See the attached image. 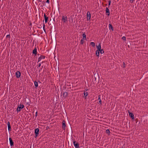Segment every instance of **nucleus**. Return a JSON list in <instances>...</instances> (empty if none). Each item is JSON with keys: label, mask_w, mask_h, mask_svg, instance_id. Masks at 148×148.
<instances>
[{"label": "nucleus", "mask_w": 148, "mask_h": 148, "mask_svg": "<svg viewBox=\"0 0 148 148\" xmlns=\"http://www.w3.org/2000/svg\"><path fill=\"white\" fill-rule=\"evenodd\" d=\"M105 11L106 14L108 16H109L110 15V10L108 7H107L106 8Z\"/></svg>", "instance_id": "4468645a"}, {"label": "nucleus", "mask_w": 148, "mask_h": 148, "mask_svg": "<svg viewBox=\"0 0 148 148\" xmlns=\"http://www.w3.org/2000/svg\"><path fill=\"white\" fill-rule=\"evenodd\" d=\"M43 66H42V68H41V69H42V68H43Z\"/></svg>", "instance_id": "e2e57ef3"}, {"label": "nucleus", "mask_w": 148, "mask_h": 148, "mask_svg": "<svg viewBox=\"0 0 148 148\" xmlns=\"http://www.w3.org/2000/svg\"><path fill=\"white\" fill-rule=\"evenodd\" d=\"M49 128H50L49 127V126H47L46 127V130H48V129H49Z\"/></svg>", "instance_id": "c03bdc74"}, {"label": "nucleus", "mask_w": 148, "mask_h": 148, "mask_svg": "<svg viewBox=\"0 0 148 148\" xmlns=\"http://www.w3.org/2000/svg\"><path fill=\"white\" fill-rule=\"evenodd\" d=\"M37 48L36 47H35L34 49L32 51V54L34 55L35 56L37 54Z\"/></svg>", "instance_id": "2eb2a0df"}, {"label": "nucleus", "mask_w": 148, "mask_h": 148, "mask_svg": "<svg viewBox=\"0 0 148 148\" xmlns=\"http://www.w3.org/2000/svg\"><path fill=\"white\" fill-rule=\"evenodd\" d=\"M70 130H72V127H71L70 128Z\"/></svg>", "instance_id": "4d7b16f0"}, {"label": "nucleus", "mask_w": 148, "mask_h": 148, "mask_svg": "<svg viewBox=\"0 0 148 148\" xmlns=\"http://www.w3.org/2000/svg\"><path fill=\"white\" fill-rule=\"evenodd\" d=\"M43 27H45V24L44 23H43Z\"/></svg>", "instance_id": "49530a36"}, {"label": "nucleus", "mask_w": 148, "mask_h": 148, "mask_svg": "<svg viewBox=\"0 0 148 148\" xmlns=\"http://www.w3.org/2000/svg\"><path fill=\"white\" fill-rule=\"evenodd\" d=\"M56 72L58 71V72H59V67L58 66L57 67V68L56 67Z\"/></svg>", "instance_id": "72a5a7b5"}, {"label": "nucleus", "mask_w": 148, "mask_h": 148, "mask_svg": "<svg viewBox=\"0 0 148 148\" xmlns=\"http://www.w3.org/2000/svg\"><path fill=\"white\" fill-rule=\"evenodd\" d=\"M130 1H132V3L133 2V1H134V0H130Z\"/></svg>", "instance_id": "13d9d810"}, {"label": "nucleus", "mask_w": 148, "mask_h": 148, "mask_svg": "<svg viewBox=\"0 0 148 148\" xmlns=\"http://www.w3.org/2000/svg\"><path fill=\"white\" fill-rule=\"evenodd\" d=\"M106 134H108V135H110V131L109 129H107L106 130Z\"/></svg>", "instance_id": "bb28decb"}, {"label": "nucleus", "mask_w": 148, "mask_h": 148, "mask_svg": "<svg viewBox=\"0 0 148 148\" xmlns=\"http://www.w3.org/2000/svg\"><path fill=\"white\" fill-rule=\"evenodd\" d=\"M135 121L136 123H138V124H139L140 123L139 122H138V118H136V119Z\"/></svg>", "instance_id": "f704fd0d"}, {"label": "nucleus", "mask_w": 148, "mask_h": 148, "mask_svg": "<svg viewBox=\"0 0 148 148\" xmlns=\"http://www.w3.org/2000/svg\"><path fill=\"white\" fill-rule=\"evenodd\" d=\"M50 21H51V23H55L56 22L55 21V17L53 16L52 14L51 16V18L50 19Z\"/></svg>", "instance_id": "0eeeda50"}, {"label": "nucleus", "mask_w": 148, "mask_h": 148, "mask_svg": "<svg viewBox=\"0 0 148 148\" xmlns=\"http://www.w3.org/2000/svg\"><path fill=\"white\" fill-rule=\"evenodd\" d=\"M6 37L7 38H10V34H9L7 35L6 36Z\"/></svg>", "instance_id": "58836bf2"}, {"label": "nucleus", "mask_w": 148, "mask_h": 148, "mask_svg": "<svg viewBox=\"0 0 148 148\" xmlns=\"http://www.w3.org/2000/svg\"><path fill=\"white\" fill-rule=\"evenodd\" d=\"M44 68L45 70L46 69L45 68V66L44 67Z\"/></svg>", "instance_id": "680f3d73"}, {"label": "nucleus", "mask_w": 148, "mask_h": 148, "mask_svg": "<svg viewBox=\"0 0 148 148\" xmlns=\"http://www.w3.org/2000/svg\"><path fill=\"white\" fill-rule=\"evenodd\" d=\"M43 29L44 31L45 32V33H46V29H45V27H43Z\"/></svg>", "instance_id": "79ce46f5"}, {"label": "nucleus", "mask_w": 148, "mask_h": 148, "mask_svg": "<svg viewBox=\"0 0 148 148\" xmlns=\"http://www.w3.org/2000/svg\"><path fill=\"white\" fill-rule=\"evenodd\" d=\"M62 92H63V93L62 94L63 97L64 98L66 99L68 95V93L66 91H63V90H62Z\"/></svg>", "instance_id": "423d86ee"}, {"label": "nucleus", "mask_w": 148, "mask_h": 148, "mask_svg": "<svg viewBox=\"0 0 148 148\" xmlns=\"http://www.w3.org/2000/svg\"><path fill=\"white\" fill-rule=\"evenodd\" d=\"M38 82V83H41V82H40V81L39 80H38V82Z\"/></svg>", "instance_id": "09e8293b"}, {"label": "nucleus", "mask_w": 148, "mask_h": 148, "mask_svg": "<svg viewBox=\"0 0 148 148\" xmlns=\"http://www.w3.org/2000/svg\"><path fill=\"white\" fill-rule=\"evenodd\" d=\"M45 2L44 1H43L42 2V4L41 5V7H43L44 6H45Z\"/></svg>", "instance_id": "473e14b6"}, {"label": "nucleus", "mask_w": 148, "mask_h": 148, "mask_svg": "<svg viewBox=\"0 0 148 148\" xmlns=\"http://www.w3.org/2000/svg\"><path fill=\"white\" fill-rule=\"evenodd\" d=\"M41 63H40L38 65H37L38 66V67H37V68H38V67H40V66H41Z\"/></svg>", "instance_id": "ea45409f"}, {"label": "nucleus", "mask_w": 148, "mask_h": 148, "mask_svg": "<svg viewBox=\"0 0 148 148\" xmlns=\"http://www.w3.org/2000/svg\"><path fill=\"white\" fill-rule=\"evenodd\" d=\"M108 8H109L110 6V5L111 3V1L110 0H109L108 1Z\"/></svg>", "instance_id": "c85d7f7f"}, {"label": "nucleus", "mask_w": 148, "mask_h": 148, "mask_svg": "<svg viewBox=\"0 0 148 148\" xmlns=\"http://www.w3.org/2000/svg\"><path fill=\"white\" fill-rule=\"evenodd\" d=\"M58 7H59V6L60 5H59V3H58Z\"/></svg>", "instance_id": "052dcab7"}, {"label": "nucleus", "mask_w": 148, "mask_h": 148, "mask_svg": "<svg viewBox=\"0 0 148 148\" xmlns=\"http://www.w3.org/2000/svg\"><path fill=\"white\" fill-rule=\"evenodd\" d=\"M32 25V23L31 22H30L29 23V26H31Z\"/></svg>", "instance_id": "8fccbe9b"}, {"label": "nucleus", "mask_w": 148, "mask_h": 148, "mask_svg": "<svg viewBox=\"0 0 148 148\" xmlns=\"http://www.w3.org/2000/svg\"><path fill=\"white\" fill-rule=\"evenodd\" d=\"M128 44L129 45H128V47L129 48L130 47V45H131V44L130 42L128 43Z\"/></svg>", "instance_id": "37998d69"}, {"label": "nucleus", "mask_w": 148, "mask_h": 148, "mask_svg": "<svg viewBox=\"0 0 148 148\" xmlns=\"http://www.w3.org/2000/svg\"><path fill=\"white\" fill-rule=\"evenodd\" d=\"M26 100L27 102L26 103V104L28 105V106H30L31 103V100L29 98H27Z\"/></svg>", "instance_id": "6ab92c4d"}, {"label": "nucleus", "mask_w": 148, "mask_h": 148, "mask_svg": "<svg viewBox=\"0 0 148 148\" xmlns=\"http://www.w3.org/2000/svg\"><path fill=\"white\" fill-rule=\"evenodd\" d=\"M24 107V106L23 104H20L18 105V106L16 109V111L17 112H20L21 110L23 109Z\"/></svg>", "instance_id": "7ed1b4c3"}, {"label": "nucleus", "mask_w": 148, "mask_h": 148, "mask_svg": "<svg viewBox=\"0 0 148 148\" xmlns=\"http://www.w3.org/2000/svg\"><path fill=\"white\" fill-rule=\"evenodd\" d=\"M73 144L75 148H79V144L76 141L74 140L73 141Z\"/></svg>", "instance_id": "1a4fd4ad"}, {"label": "nucleus", "mask_w": 148, "mask_h": 148, "mask_svg": "<svg viewBox=\"0 0 148 148\" xmlns=\"http://www.w3.org/2000/svg\"><path fill=\"white\" fill-rule=\"evenodd\" d=\"M45 58V56L44 55H40L38 58V61L37 62L38 63V62L40 61L42 59H44Z\"/></svg>", "instance_id": "ddd939ff"}, {"label": "nucleus", "mask_w": 148, "mask_h": 148, "mask_svg": "<svg viewBox=\"0 0 148 148\" xmlns=\"http://www.w3.org/2000/svg\"><path fill=\"white\" fill-rule=\"evenodd\" d=\"M55 32H52V34H51V38L52 37L54 42L56 43V34H55Z\"/></svg>", "instance_id": "f03ea898"}, {"label": "nucleus", "mask_w": 148, "mask_h": 148, "mask_svg": "<svg viewBox=\"0 0 148 148\" xmlns=\"http://www.w3.org/2000/svg\"><path fill=\"white\" fill-rule=\"evenodd\" d=\"M109 27L110 29H111L112 31L113 30V27L111 24H109Z\"/></svg>", "instance_id": "a878e982"}, {"label": "nucleus", "mask_w": 148, "mask_h": 148, "mask_svg": "<svg viewBox=\"0 0 148 148\" xmlns=\"http://www.w3.org/2000/svg\"><path fill=\"white\" fill-rule=\"evenodd\" d=\"M122 39L123 40H126V37H125V36H123L122 38Z\"/></svg>", "instance_id": "e433bc0d"}, {"label": "nucleus", "mask_w": 148, "mask_h": 148, "mask_svg": "<svg viewBox=\"0 0 148 148\" xmlns=\"http://www.w3.org/2000/svg\"><path fill=\"white\" fill-rule=\"evenodd\" d=\"M98 99L99 100V105H102L101 101V99L100 95H99L98 96Z\"/></svg>", "instance_id": "4be33fe9"}, {"label": "nucleus", "mask_w": 148, "mask_h": 148, "mask_svg": "<svg viewBox=\"0 0 148 148\" xmlns=\"http://www.w3.org/2000/svg\"><path fill=\"white\" fill-rule=\"evenodd\" d=\"M84 96V97L85 99H86V97H87V96Z\"/></svg>", "instance_id": "603ef678"}, {"label": "nucleus", "mask_w": 148, "mask_h": 148, "mask_svg": "<svg viewBox=\"0 0 148 148\" xmlns=\"http://www.w3.org/2000/svg\"><path fill=\"white\" fill-rule=\"evenodd\" d=\"M38 56H40V55H41L39 54H38Z\"/></svg>", "instance_id": "6e6d98bb"}, {"label": "nucleus", "mask_w": 148, "mask_h": 148, "mask_svg": "<svg viewBox=\"0 0 148 148\" xmlns=\"http://www.w3.org/2000/svg\"><path fill=\"white\" fill-rule=\"evenodd\" d=\"M51 29L50 31L53 32H55L56 31V28L55 27V24L54 23H52L51 25L50 26Z\"/></svg>", "instance_id": "f257e3e1"}, {"label": "nucleus", "mask_w": 148, "mask_h": 148, "mask_svg": "<svg viewBox=\"0 0 148 148\" xmlns=\"http://www.w3.org/2000/svg\"><path fill=\"white\" fill-rule=\"evenodd\" d=\"M123 68H125V64L124 62L123 63Z\"/></svg>", "instance_id": "c9c22d12"}, {"label": "nucleus", "mask_w": 148, "mask_h": 148, "mask_svg": "<svg viewBox=\"0 0 148 148\" xmlns=\"http://www.w3.org/2000/svg\"><path fill=\"white\" fill-rule=\"evenodd\" d=\"M38 112L37 111L36 113V117L37 116Z\"/></svg>", "instance_id": "de8ad7c7"}, {"label": "nucleus", "mask_w": 148, "mask_h": 148, "mask_svg": "<svg viewBox=\"0 0 148 148\" xmlns=\"http://www.w3.org/2000/svg\"><path fill=\"white\" fill-rule=\"evenodd\" d=\"M15 75L17 78L20 77L21 76V72L19 71H17L15 73Z\"/></svg>", "instance_id": "9b49d317"}, {"label": "nucleus", "mask_w": 148, "mask_h": 148, "mask_svg": "<svg viewBox=\"0 0 148 148\" xmlns=\"http://www.w3.org/2000/svg\"><path fill=\"white\" fill-rule=\"evenodd\" d=\"M8 131L10 132L11 131V126L9 121L8 122Z\"/></svg>", "instance_id": "f3484780"}, {"label": "nucleus", "mask_w": 148, "mask_h": 148, "mask_svg": "<svg viewBox=\"0 0 148 148\" xmlns=\"http://www.w3.org/2000/svg\"><path fill=\"white\" fill-rule=\"evenodd\" d=\"M84 39H83L82 38V39L81 40V41H80V44L81 45H82L84 43Z\"/></svg>", "instance_id": "7c9ffc66"}, {"label": "nucleus", "mask_w": 148, "mask_h": 148, "mask_svg": "<svg viewBox=\"0 0 148 148\" xmlns=\"http://www.w3.org/2000/svg\"><path fill=\"white\" fill-rule=\"evenodd\" d=\"M9 140L10 146L12 147L14 146V142L12 140V138L10 137L9 138Z\"/></svg>", "instance_id": "6e6552de"}, {"label": "nucleus", "mask_w": 148, "mask_h": 148, "mask_svg": "<svg viewBox=\"0 0 148 148\" xmlns=\"http://www.w3.org/2000/svg\"><path fill=\"white\" fill-rule=\"evenodd\" d=\"M107 5V4H105V6H106Z\"/></svg>", "instance_id": "5fc2aeb1"}, {"label": "nucleus", "mask_w": 148, "mask_h": 148, "mask_svg": "<svg viewBox=\"0 0 148 148\" xmlns=\"http://www.w3.org/2000/svg\"><path fill=\"white\" fill-rule=\"evenodd\" d=\"M97 50H100L101 49V45L100 43H99L98 46H97Z\"/></svg>", "instance_id": "b1692460"}, {"label": "nucleus", "mask_w": 148, "mask_h": 148, "mask_svg": "<svg viewBox=\"0 0 148 148\" xmlns=\"http://www.w3.org/2000/svg\"><path fill=\"white\" fill-rule=\"evenodd\" d=\"M44 17L45 22V23H46L48 21L49 17L48 16H46L45 13L44 14Z\"/></svg>", "instance_id": "a211bd4d"}, {"label": "nucleus", "mask_w": 148, "mask_h": 148, "mask_svg": "<svg viewBox=\"0 0 148 148\" xmlns=\"http://www.w3.org/2000/svg\"><path fill=\"white\" fill-rule=\"evenodd\" d=\"M34 82V85H35V88L36 89L37 88L38 86V82H37L36 81H35Z\"/></svg>", "instance_id": "412c9836"}, {"label": "nucleus", "mask_w": 148, "mask_h": 148, "mask_svg": "<svg viewBox=\"0 0 148 148\" xmlns=\"http://www.w3.org/2000/svg\"><path fill=\"white\" fill-rule=\"evenodd\" d=\"M87 21L90 20L91 18V14L90 12L89 11L87 12Z\"/></svg>", "instance_id": "f8f14e48"}, {"label": "nucleus", "mask_w": 148, "mask_h": 148, "mask_svg": "<svg viewBox=\"0 0 148 148\" xmlns=\"http://www.w3.org/2000/svg\"><path fill=\"white\" fill-rule=\"evenodd\" d=\"M99 50H97L96 51V53H95L96 56H97L98 58L99 57V55L100 52H99Z\"/></svg>", "instance_id": "5701e85b"}, {"label": "nucleus", "mask_w": 148, "mask_h": 148, "mask_svg": "<svg viewBox=\"0 0 148 148\" xmlns=\"http://www.w3.org/2000/svg\"><path fill=\"white\" fill-rule=\"evenodd\" d=\"M82 38L83 39L86 40V36L85 34V32H84V33H83L82 34Z\"/></svg>", "instance_id": "393cba45"}, {"label": "nucleus", "mask_w": 148, "mask_h": 148, "mask_svg": "<svg viewBox=\"0 0 148 148\" xmlns=\"http://www.w3.org/2000/svg\"><path fill=\"white\" fill-rule=\"evenodd\" d=\"M60 8L59 7H58V11L59 13H60Z\"/></svg>", "instance_id": "4c0bfd02"}, {"label": "nucleus", "mask_w": 148, "mask_h": 148, "mask_svg": "<svg viewBox=\"0 0 148 148\" xmlns=\"http://www.w3.org/2000/svg\"><path fill=\"white\" fill-rule=\"evenodd\" d=\"M62 128L64 130H65L66 129V124H65V121L64 120H63L62 121Z\"/></svg>", "instance_id": "dca6fc26"}, {"label": "nucleus", "mask_w": 148, "mask_h": 148, "mask_svg": "<svg viewBox=\"0 0 148 148\" xmlns=\"http://www.w3.org/2000/svg\"><path fill=\"white\" fill-rule=\"evenodd\" d=\"M45 62V61H42V62L41 63H44V62Z\"/></svg>", "instance_id": "864d4df0"}, {"label": "nucleus", "mask_w": 148, "mask_h": 148, "mask_svg": "<svg viewBox=\"0 0 148 148\" xmlns=\"http://www.w3.org/2000/svg\"><path fill=\"white\" fill-rule=\"evenodd\" d=\"M39 132V129L38 128H37L35 129L34 130V133L35 134V136H34L35 138H36L38 135Z\"/></svg>", "instance_id": "20e7f679"}, {"label": "nucleus", "mask_w": 148, "mask_h": 148, "mask_svg": "<svg viewBox=\"0 0 148 148\" xmlns=\"http://www.w3.org/2000/svg\"><path fill=\"white\" fill-rule=\"evenodd\" d=\"M128 112L129 113V116L132 118V120H134V115L133 114V113L132 112H130L129 110H128Z\"/></svg>", "instance_id": "9d476101"}, {"label": "nucleus", "mask_w": 148, "mask_h": 148, "mask_svg": "<svg viewBox=\"0 0 148 148\" xmlns=\"http://www.w3.org/2000/svg\"><path fill=\"white\" fill-rule=\"evenodd\" d=\"M30 148H31V147H30Z\"/></svg>", "instance_id": "69168bd1"}, {"label": "nucleus", "mask_w": 148, "mask_h": 148, "mask_svg": "<svg viewBox=\"0 0 148 148\" xmlns=\"http://www.w3.org/2000/svg\"><path fill=\"white\" fill-rule=\"evenodd\" d=\"M67 17L66 16H62V20L63 21L64 23H65L67 21Z\"/></svg>", "instance_id": "aec40b11"}, {"label": "nucleus", "mask_w": 148, "mask_h": 148, "mask_svg": "<svg viewBox=\"0 0 148 148\" xmlns=\"http://www.w3.org/2000/svg\"><path fill=\"white\" fill-rule=\"evenodd\" d=\"M87 90H88V89H87L86 90V91H87Z\"/></svg>", "instance_id": "0e129e2a"}, {"label": "nucleus", "mask_w": 148, "mask_h": 148, "mask_svg": "<svg viewBox=\"0 0 148 148\" xmlns=\"http://www.w3.org/2000/svg\"><path fill=\"white\" fill-rule=\"evenodd\" d=\"M99 51V52L101 53V54H102L103 53H104V51L103 50V49H100V50Z\"/></svg>", "instance_id": "2f4dec72"}, {"label": "nucleus", "mask_w": 148, "mask_h": 148, "mask_svg": "<svg viewBox=\"0 0 148 148\" xmlns=\"http://www.w3.org/2000/svg\"><path fill=\"white\" fill-rule=\"evenodd\" d=\"M45 71V70H44L43 71V72H44Z\"/></svg>", "instance_id": "bf43d9fd"}, {"label": "nucleus", "mask_w": 148, "mask_h": 148, "mask_svg": "<svg viewBox=\"0 0 148 148\" xmlns=\"http://www.w3.org/2000/svg\"><path fill=\"white\" fill-rule=\"evenodd\" d=\"M38 1L40 2H42V0H38Z\"/></svg>", "instance_id": "3c124183"}, {"label": "nucleus", "mask_w": 148, "mask_h": 148, "mask_svg": "<svg viewBox=\"0 0 148 148\" xmlns=\"http://www.w3.org/2000/svg\"><path fill=\"white\" fill-rule=\"evenodd\" d=\"M94 77L93 78V80H94L95 81V82H96V80L97 79V80L99 81V75L98 74H96L95 73L94 75Z\"/></svg>", "instance_id": "39448f33"}, {"label": "nucleus", "mask_w": 148, "mask_h": 148, "mask_svg": "<svg viewBox=\"0 0 148 148\" xmlns=\"http://www.w3.org/2000/svg\"><path fill=\"white\" fill-rule=\"evenodd\" d=\"M90 45L93 47H95V43L93 42H91L90 43Z\"/></svg>", "instance_id": "cd10ccee"}, {"label": "nucleus", "mask_w": 148, "mask_h": 148, "mask_svg": "<svg viewBox=\"0 0 148 148\" xmlns=\"http://www.w3.org/2000/svg\"><path fill=\"white\" fill-rule=\"evenodd\" d=\"M46 2L47 3H50V1L49 0H47V1H46Z\"/></svg>", "instance_id": "a19ab883"}, {"label": "nucleus", "mask_w": 148, "mask_h": 148, "mask_svg": "<svg viewBox=\"0 0 148 148\" xmlns=\"http://www.w3.org/2000/svg\"><path fill=\"white\" fill-rule=\"evenodd\" d=\"M38 27V28H41L42 27V26H41V25H40L39 26V27Z\"/></svg>", "instance_id": "a18cd8bd"}, {"label": "nucleus", "mask_w": 148, "mask_h": 148, "mask_svg": "<svg viewBox=\"0 0 148 148\" xmlns=\"http://www.w3.org/2000/svg\"><path fill=\"white\" fill-rule=\"evenodd\" d=\"M84 96H87L88 95V93L86 91H84Z\"/></svg>", "instance_id": "c756f323"}]
</instances>
